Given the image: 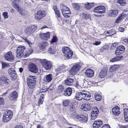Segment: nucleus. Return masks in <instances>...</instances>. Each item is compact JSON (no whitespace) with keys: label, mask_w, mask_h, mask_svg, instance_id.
Returning <instances> with one entry per match:
<instances>
[{"label":"nucleus","mask_w":128,"mask_h":128,"mask_svg":"<svg viewBox=\"0 0 128 128\" xmlns=\"http://www.w3.org/2000/svg\"><path fill=\"white\" fill-rule=\"evenodd\" d=\"M119 67L118 65H114L110 66L109 68V71L110 72H112L116 71Z\"/></svg>","instance_id":"nucleus-29"},{"label":"nucleus","mask_w":128,"mask_h":128,"mask_svg":"<svg viewBox=\"0 0 128 128\" xmlns=\"http://www.w3.org/2000/svg\"><path fill=\"white\" fill-rule=\"evenodd\" d=\"M92 112L91 113V117L92 120L95 119L97 115L99 112L98 109L96 107H94L92 108Z\"/></svg>","instance_id":"nucleus-14"},{"label":"nucleus","mask_w":128,"mask_h":128,"mask_svg":"<svg viewBox=\"0 0 128 128\" xmlns=\"http://www.w3.org/2000/svg\"><path fill=\"white\" fill-rule=\"evenodd\" d=\"M106 8L102 6L95 7L93 10L94 15L97 16H100L101 14L105 12Z\"/></svg>","instance_id":"nucleus-2"},{"label":"nucleus","mask_w":128,"mask_h":128,"mask_svg":"<svg viewBox=\"0 0 128 128\" xmlns=\"http://www.w3.org/2000/svg\"><path fill=\"white\" fill-rule=\"evenodd\" d=\"M48 50L50 53L54 54L56 53V48L54 46H51L48 48Z\"/></svg>","instance_id":"nucleus-35"},{"label":"nucleus","mask_w":128,"mask_h":128,"mask_svg":"<svg viewBox=\"0 0 128 128\" xmlns=\"http://www.w3.org/2000/svg\"><path fill=\"white\" fill-rule=\"evenodd\" d=\"M62 69L61 68V67L60 66L59 68H57L56 70L57 72H59L62 70Z\"/></svg>","instance_id":"nucleus-61"},{"label":"nucleus","mask_w":128,"mask_h":128,"mask_svg":"<svg viewBox=\"0 0 128 128\" xmlns=\"http://www.w3.org/2000/svg\"><path fill=\"white\" fill-rule=\"evenodd\" d=\"M119 110V107L116 106H115L112 109L113 114L116 115H118L120 113Z\"/></svg>","instance_id":"nucleus-25"},{"label":"nucleus","mask_w":128,"mask_h":128,"mask_svg":"<svg viewBox=\"0 0 128 128\" xmlns=\"http://www.w3.org/2000/svg\"><path fill=\"white\" fill-rule=\"evenodd\" d=\"M14 128H23V126L22 125H18L16 126Z\"/></svg>","instance_id":"nucleus-58"},{"label":"nucleus","mask_w":128,"mask_h":128,"mask_svg":"<svg viewBox=\"0 0 128 128\" xmlns=\"http://www.w3.org/2000/svg\"><path fill=\"white\" fill-rule=\"evenodd\" d=\"M102 124V122L100 120H98L94 121L93 125L94 128H98L101 126Z\"/></svg>","instance_id":"nucleus-23"},{"label":"nucleus","mask_w":128,"mask_h":128,"mask_svg":"<svg viewBox=\"0 0 128 128\" xmlns=\"http://www.w3.org/2000/svg\"><path fill=\"white\" fill-rule=\"evenodd\" d=\"M4 103V99L2 98H0V105L3 104Z\"/></svg>","instance_id":"nucleus-63"},{"label":"nucleus","mask_w":128,"mask_h":128,"mask_svg":"<svg viewBox=\"0 0 128 128\" xmlns=\"http://www.w3.org/2000/svg\"><path fill=\"white\" fill-rule=\"evenodd\" d=\"M125 48L124 46L121 45L118 46L116 48V51L115 54L116 55H118L122 53L125 50Z\"/></svg>","instance_id":"nucleus-19"},{"label":"nucleus","mask_w":128,"mask_h":128,"mask_svg":"<svg viewBox=\"0 0 128 128\" xmlns=\"http://www.w3.org/2000/svg\"><path fill=\"white\" fill-rule=\"evenodd\" d=\"M18 96L17 92L16 91L12 92L10 94L9 98L11 100H14L16 99Z\"/></svg>","instance_id":"nucleus-26"},{"label":"nucleus","mask_w":128,"mask_h":128,"mask_svg":"<svg viewBox=\"0 0 128 128\" xmlns=\"http://www.w3.org/2000/svg\"><path fill=\"white\" fill-rule=\"evenodd\" d=\"M23 39L24 40V42L27 43L30 47H32V45L33 44V43L31 42L30 41L27 40L26 39V38H23Z\"/></svg>","instance_id":"nucleus-44"},{"label":"nucleus","mask_w":128,"mask_h":128,"mask_svg":"<svg viewBox=\"0 0 128 128\" xmlns=\"http://www.w3.org/2000/svg\"><path fill=\"white\" fill-rule=\"evenodd\" d=\"M117 2L122 6H124L126 4V0H117Z\"/></svg>","instance_id":"nucleus-38"},{"label":"nucleus","mask_w":128,"mask_h":128,"mask_svg":"<svg viewBox=\"0 0 128 128\" xmlns=\"http://www.w3.org/2000/svg\"><path fill=\"white\" fill-rule=\"evenodd\" d=\"M94 6V3H87L85 4L84 6L85 8L88 10H90Z\"/></svg>","instance_id":"nucleus-32"},{"label":"nucleus","mask_w":128,"mask_h":128,"mask_svg":"<svg viewBox=\"0 0 128 128\" xmlns=\"http://www.w3.org/2000/svg\"><path fill=\"white\" fill-rule=\"evenodd\" d=\"M124 116H128V109L127 108L124 110Z\"/></svg>","instance_id":"nucleus-53"},{"label":"nucleus","mask_w":128,"mask_h":128,"mask_svg":"<svg viewBox=\"0 0 128 128\" xmlns=\"http://www.w3.org/2000/svg\"><path fill=\"white\" fill-rule=\"evenodd\" d=\"M118 126L120 128H126L127 126L120 124H119Z\"/></svg>","instance_id":"nucleus-62"},{"label":"nucleus","mask_w":128,"mask_h":128,"mask_svg":"<svg viewBox=\"0 0 128 128\" xmlns=\"http://www.w3.org/2000/svg\"><path fill=\"white\" fill-rule=\"evenodd\" d=\"M64 88V87L62 85H59L57 88L58 91L60 93L62 92Z\"/></svg>","instance_id":"nucleus-42"},{"label":"nucleus","mask_w":128,"mask_h":128,"mask_svg":"<svg viewBox=\"0 0 128 128\" xmlns=\"http://www.w3.org/2000/svg\"><path fill=\"white\" fill-rule=\"evenodd\" d=\"M106 32V34H108L107 36H111L116 34V32L114 30L111 29L108 31H107Z\"/></svg>","instance_id":"nucleus-34"},{"label":"nucleus","mask_w":128,"mask_h":128,"mask_svg":"<svg viewBox=\"0 0 128 128\" xmlns=\"http://www.w3.org/2000/svg\"><path fill=\"white\" fill-rule=\"evenodd\" d=\"M27 84L29 88L30 89H33L35 87L36 84V82H32L29 83H27Z\"/></svg>","instance_id":"nucleus-39"},{"label":"nucleus","mask_w":128,"mask_h":128,"mask_svg":"<svg viewBox=\"0 0 128 128\" xmlns=\"http://www.w3.org/2000/svg\"><path fill=\"white\" fill-rule=\"evenodd\" d=\"M56 14L57 15L58 17H59L60 16V12L59 10L57 9L54 11Z\"/></svg>","instance_id":"nucleus-55"},{"label":"nucleus","mask_w":128,"mask_h":128,"mask_svg":"<svg viewBox=\"0 0 128 128\" xmlns=\"http://www.w3.org/2000/svg\"><path fill=\"white\" fill-rule=\"evenodd\" d=\"M73 7L76 10L79 9L80 8V4L77 3H73L72 4Z\"/></svg>","instance_id":"nucleus-41"},{"label":"nucleus","mask_w":128,"mask_h":128,"mask_svg":"<svg viewBox=\"0 0 128 128\" xmlns=\"http://www.w3.org/2000/svg\"><path fill=\"white\" fill-rule=\"evenodd\" d=\"M46 14V12L44 10H39L34 15V18L39 21L44 17Z\"/></svg>","instance_id":"nucleus-6"},{"label":"nucleus","mask_w":128,"mask_h":128,"mask_svg":"<svg viewBox=\"0 0 128 128\" xmlns=\"http://www.w3.org/2000/svg\"><path fill=\"white\" fill-rule=\"evenodd\" d=\"M8 73L10 76L12 77V80H14L16 78L17 75L13 68H12L8 70Z\"/></svg>","instance_id":"nucleus-16"},{"label":"nucleus","mask_w":128,"mask_h":128,"mask_svg":"<svg viewBox=\"0 0 128 128\" xmlns=\"http://www.w3.org/2000/svg\"><path fill=\"white\" fill-rule=\"evenodd\" d=\"M0 81L2 83L5 84L7 85L8 84L9 80L5 76H2L0 77Z\"/></svg>","instance_id":"nucleus-24"},{"label":"nucleus","mask_w":128,"mask_h":128,"mask_svg":"<svg viewBox=\"0 0 128 128\" xmlns=\"http://www.w3.org/2000/svg\"><path fill=\"white\" fill-rule=\"evenodd\" d=\"M85 74L87 77L92 78L94 74V72L93 70L90 68L86 70L85 72Z\"/></svg>","instance_id":"nucleus-17"},{"label":"nucleus","mask_w":128,"mask_h":128,"mask_svg":"<svg viewBox=\"0 0 128 128\" xmlns=\"http://www.w3.org/2000/svg\"><path fill=\"white\" fill-rule=\"evenodd\" d=\"M60 8L62 11V12H64L66 10V8H68L66 6L64 5L61 4L60 6Z\"/></svg>","instance_id":"nucleus-40"},{"label":"nucleus","mask_w":128,"mask_h":128,"mask_svg":"<svg viewBox=\"0 0 128 128\" xmlns=\"http://www.w3.org/2000/svg\"><path fill=\"white\" fill-rule=\"evenodd\" d=\"M75 97L78 100H81L82 98L85 100H88L90 97V94L86 90H82L80 92L77 93Z\"/></svg>","instance_id":"nucleus-1"},{"label":"nucleus","mask_w":128,"mask_h":128,"mask_svg":"<svg viewBox=\"0 0 128 128\" xmlns=\"http://www.w3.org/2000/svg\"><path fill=\"white\" fill-rule=\"evenodd\" d=\"M48 44L46 42H44L40 43L39 45L40 48V50H44L46 46Z\"/></svg>","instance_id":"nucleus-30"},{"label":"nucleus","mask_w":128,"mask_h":128,"mask_svg":"<svg viewBox=\"0 0 128 128\" xmlns=\"http://www.w3.org/2000/svg\"><path fill=\"white\" fill-rule=\"evenodd\" d=\"M124 17L123 15L121 16V14H120L116 20L115 23L118 24L123 19Z\"/></svg>","instance_id":"nucleus-36"},{"label":"nucleus","mask_w":128,"mask_h":128,"mask_svg":"<svg viewBox=\"0 0 128 128\" xmlns=\"http://www.w3.org/2000/svg\"><path fill=\"white\" fill-rule=\"evenodd\" d=\"M106 48L105 47V46H103L101 48L100 50V52H102L104 50H106Z\"/></svg>","instance_id":"nucleus-64"},{"label":"nucleus","mask_w":128,"mask_h":128,"mask_svg":"<svg viewBox=\"0 0 128 128\" xmlns=\"http://www.w3.org/2000/svg\"><path fill=\"white\" fill-rule=\"evenodd\" d=\"M43 100H44L42 99L41 98H40L38 100V104H42Z\"/></svg>","instance_id":"nucleus-57"},{"label":"nucleus","mask_w":128,"mask_h":128,"mask_svg":"<svg viewBox=\"0 0 128 128\" xmlns=\"http://www.w3.org/2000/svg\"><path fill=\"white\" fill-rule=\"evenodd\" d=\"M118 12V10H116L111 9L108 10L107 12L108 16L111 17L116 16Z\"/></svg>","instance_id":"nucleus-15"},{"label":"nucleus","mask_w":128,"mask_h":128,"mask_svg":"<svg viewBox=\"0 0 128 128\" xmlns=\"http://www.w3.org/2000/svg\"><path fill=\"white\" fill-rule=\"evenodd\" d=\"M5 58L6 60L10 62H12L15 60L13 53L11 52H8L6 54Z\"/></svg>","instance_id":"nucleus-12"},{"label":"nucleus","mask_w":128,"mask_h":128,"mask_svg":"<svg viewBox=\"0 0 128 128\" xmlns=\"http://www.w3.org/2000/svg\"><path fill=\"white\" fill-rule=\"evenodd\" d=\"M107 71V69L106 68H103L100 73L99 77L101 78H104L106 75Z\"/></svg>","instance_id":"nucleus-20"},{"label":"nucleus","mask_w":128,"mask_h":128,"mask_svg":"<svg viewBox=\"0 0 128 128\" xmlns=\"http://www.w3.org/2000/svg\"><path fill=\"white\" fill-rule=\"evenodd\" d=\"M33 52V50L32 48H30L28 50L25 52V54L24 56V57L26 58L29 56L30 55L32 54Z\"/></svg>","instance_id":"nucleus-33"},{"label":"nucleus","mask_w":128,"mask_h":128,"mask_svg":"<svg viewBox=\"0 0 128 128\" xmlns=\"http://www.w3.org/2000/svg\"><path fill=\"white\" fill-rule=\"evenodd\" d=\"M80 68V64H76L72 67L69 71V72L71 75H74L79 71Z\"/></svg>","instance_id":"nucleus-10"},{"label":"nucleus","mask_w":128,"mask_h":128,"mask_svg":"<svg viewBox=\"0 0 128 128\" xmlns=\"http://www.w3.org/2000/svg\"><path fill=\"white\" fill-rule=\"evenodd\" d=\"M36 79L35 76H29L27 78V83L30 82H36Z\"/></svg>","instance_id":"nucleus-27"},{"label":"nucleus","mask_w":128,"mask_h":128,"mask_svg":"<svg viewBox=\"0 0 128 128\" xmlns=\"http://www.w3.org/2000/svg\"><path fill=\"white\" fill-rule=\"evenodd\" d=\"M101 128H110V126L106 124L104 125Z\"/></svg>","instance_id":"nucleus-60"},{"label":"nucleus","mask_w":128,"mask_h":128,"mask_svg":"<svg viewBox=\"0 0 128 128\" xmlns=\"http://www.w3.org/2000/svg\"><path fill=\"white\" fill-rule=\"evenodd\" d=\"M26 49V47L23 46H20L17 48L16 50V57L18 58H21L24 55V52Z\"/></svg>","instance_id":"nucleus-5"},{"label":"nucleus","mask_w":128,"mask_h":128,"mask_svg":"<svg viewBox=\"0 0 128 128\" xmlns=\"http://www.w3.org/2000/svg\"><path fill=\"white\" fill-rule=\"evenodd\" d=\"M52 79V75L51 74H49L48 75H46L43 78V81L46 82H49Z\"/></svg>","instance_id":"nucleus-21"},{"label":"nucleus","mask_w":128,"mask_h":128,"mask_svg":"<svg viewBox=\"0 0 128 128\" xmlns=\"http://www.w3.org/2000/svg\"><path fill=\"white\" fill-rule=\"evenodd\" d=\"M58 40V38L56 36H53L52 40L51 41V43H54L56 42Z\"/></svg>","instance_id":"nucleus-47"},{"label":"nucleus","mask_w":128,"mask_h":128,"mask_svg":"<svg viewBox=\"0 0 128 128\" xmlns=\"http://www.w3.org/2000/svg\"><path fill=\"white\" fill-rule=\"evenodd\" d=\"M72 90L71 88L68 87L64 91V95L66 96H69L72 94Z\"/></svg>","instance_id":"nucleus-28"},{"label":"nucleus","mask_w":128,"mask_h":128,"mask_svg":"<svg viewBox=\"0 0 128 128\" xmlns=\"http://www.w3.org/2000/svg\"><path fill=\"white\" fill-rule=\"evenodd\" d=\"M95 100L97 101H100L102 98V97L101 96L98 94H96L95 96Z\"/></svg>","instance_id":"nucleus-43"},{"label":"nucleus","mask_w":128,"mask_h":128,"mask_svg":"<svg viewBox=\"0 0 128 128\" xmlns=\"http://www.w3.org/2000/svg\"><path fill=\"white\" fill-rule=\"evenodd\" d=\"M18 3L16 2H12V4L13 6L16 9L20 14L22 16H26L27 14V12L24 10L20 7L18 6Z\"/></svg>","instance_id":"nucleus-8"},{"label":"nucleus","mask_w":128,"mask_h":128,"mask_svg":"<svg viewBox=\"0 0 128 128\" xmlns=\"http://www.w3.org/2000/svg\"><path fill=\"white\" fill-rule=\"evenodd\" d=\"M2 65L3 68L8 67L10 66L9 64H8L6 62H2Z\"/></svg>","instance_id":"nucleus-46"},{"label":"nucleus","mask_w":128,"mask_h":128,"mask_svg":"<svg viewBox=\"0 0 128 128\" xmlns=\"http://www.w3.org/2000/svg\"><path fill=\"white\" fill-rule=\"evenodd\" d=\"M101 43V42L100 41H96L94 42L93 43V44L94 45L98 46Z\"/></svg>","instance_id":"nucleus-54"},{"label":"nucleus","mask_w":128,"mask_h":128,"mask_svg":"<svg viewBox=\"0 0 128 128\" xmlns=\"http://www.w3.org/2000/svg\"><path fill=\"white\" fill-rule=\"evenodd\" d=\"M28 68L29 70L32 72L36 73L38 72V69L36 66L34 64H29Z\"/></svg>","instance_id":"nucleus-13"},{"label":"nucleus","mask_w":128,"mask_h":128,"mask_svg":"<svg viewBox=\"0 0 128 128\" xmlns=\"http://www.w3.org/2000/svg\"><path fill=\"white\" fill-rule=\"evenodd\" d=\"M93 104L92 103H88L83 104L82 106L83 109L85 111L90 110L92 108Z\"/></svg>","instance_id":"nucleus-18"},{"label":"nucleus","mask_w":128,"mask_h":128,"mask_svg":"<svg viewBox=\"0 0 128 128\" xmlns=\"http://www.w3.org/2000/svg\"><path fill=\"white\" fill-rule=\"evenodd\" d=\"M13 116L12 112L10 110H7L3 114V121L6 122L10 121L12 118Z\"/></svg>","instance_id":"nucleus-4"},{"label":"nucleus","mask_w":128,"mask_h":128,"mask_svg":"<svg viewBox=\"0 0 128 128\" xmlns=\"http://www.w3.org/2000/svg\"><path fill=\"white\" fill-rule=\"evenodd\" d=\"M40 36L42 39L47 40L50 38V34L49 32L46 33H40Z\"/></svg>","instance_id":"nucleus-22"},{"label":"nucleus","mask_w":128,"mask_h":128,"mask_svg":"<svg viewBox=\"0 0 128 128\" xmlns=\"http://www.w3.org/2000/svg\"><path fill=\"white\" fill-rule=\"evenodd\" d=\"M119 31L121 32H123L124 30V28L122 27H120L118 28Z\"/></svg>","instance_id":"nucleus-59"},{"label":"nucleus","mask_w":128,"mask_h":128,"mask_svg":"<svg viewBox=\"0 0 128 128\" xmlns=\"http://www.w3.org/2000/svg\"><path fill=\"white\" fill-rule=\"evenodd\" d=\"M62 14H64H64H70V12L69 8H66V10L64 12H62Z\"/></svg>","instance_id":"nucleus-48"},{"label":"nucleus","mask_w":128,"mask_h":128,"mask_svg":"<svg viewBox=\"0 0 128 128\" xmlns=\"http://www.w3.org/2000/svg\"><path fill=\"white\" fill-rule=\"evenodd\" d=\"M69 100H65L63 101V104L64 106H68L69 104Z\"/></svg>","instance_id":"nucleus-45"},{"label":"nucleus","mask_w":128,"mask_h":128,"mask_svg":"<svg viewBox=\"0 0 128 128\" xmlns=\"http://www.w3.org/2000/svg\"><path fill=\"white\" fill-rule=\"evenodd\" d=\"M62 52L64 55L68 59H70L73 55V52L68 47H64L62 48Z\"/></svg>","instance_id":"nucleus-3"},{"label":"nucleus","mask_w":128,"mask_h":128,"mask_svg":"<svg viewBox=\"0 0 128 128\" xmlns=\"http://www.w3.org/2000/svg\"><path fill=\"white\" fill-rule=\"evenodd\" d=\"M75 118L82 123L86 122L88 121V116L87 114H84L80 115H77Z\"/></svg>","instance_id":"nucleus-9"},{"label":"nucleus","mask_w":128,"mask_h":128,"mask_svg":"<svg viewBox=\"0 0 128 128\" xmlns=\"http://www.w3.org/2000/svg\"><path fill=\"white\" fill-rule=\"evenodd\" d=\"M123 56H119L116 57V58L117 61H118L121 60L123 58Z\"/></svg>","instance_id":"nucleus-51"},{"label":"nucleus","mask_w":128,"mask_h":128,"mask_svg":"<svg viewBox=\"0 0 128 128\" xmlns=\"http://www.w3.org/2000/svg\"><path fill=\"white\" fill-rule=\"evenodd\" d=\"M8 13L6 12H4L3 13V16L5 18H7L8 17Z\"/></svg>","instance_id":"nucleus-52"},{"label":"nucleus","mask_w":128,"mask_h":128,"mask_svg":"<svg viewBox=\"0 0 128 128\" xmlns=\"http://www.w3.org/2000/svg\"><path fill=\"white\" fill-rule=\"evenodd\" d=\"M83 18L86 20H88L89 21L91 20L90 16L88 14H84L83 15Z\"/></svg>","instance_id":"nucleus-37"},{"label":"nucleus","mask_w":128,"mask_h":128,"mask_svg":"<svg viewBox=\"0 0 128 128\" xmlns=\"http://www.w3.org/2000/svg\"><path fill=\"white\" fill-rule=\"evenodd\" d=\"M127 12V10H125L123 11V13L121 14V15L122 16L123 15L124 18L123 19L125 18L126 17H127L128 16L127 15H128V13L127 14H124V13L126 12Z\"/></svg>","instance_id":"nucleus-49"},{"label":"nucleus","mask_w":128,"mask_h":128,"mask_svg":"<svg viewBox=\"0 0 128 128\" xmlns=\"http://www.w3.org/2000/svg\"><path fill=\"white\" fill-rule=\"evenodd\" d=\"M74 80L72 78H68L65 80V83L66 85L70 86L72 84Z\"/></svg>","instance_id":"nucleus-31"},{"label":"nucleus","mask_w":128,"mask_h":128,"mask_svg":"<svg viewBox=\"0 0 128 128\" xmlns=\"http://www.w3.org/2000/svg\"><path fill=\"white\" fill-rule=\"evenodd\" d=\"M41 62L42 66L46 70H48L51 68L52 64L50 62L46 59H42Z\"/></svg>","instance_id":"nucleus-11"},{"label":"nucleus","mask_w":128,"mask_h":128,"mask_svg":"<svg viewBox=\"0 0 128 128\" xmlns=\"http://www.w3.org/2000/svg\"><path fill=\"white\" fill-rule=\"evenodd\" d=\"M117 44L118 43L117 42H115L112 44L111 46V49H112L116 48L117 45Z\"/></svg>","instance_id":"nucleus-50"},{"label":"nucleus","mask_w":128,"mask_h":128,"mask_svg":"<svg viewBox=\"0 0 128 128\" xmlns=\"http://www.w3.org/2000/svg\"><path fill=\"white\" fill-rule=\"evenodd\" d=\"M37 28L36 26L30 25L26 28L24 32L25 33L27 34H30L33 33Z\"/></svg>","instance_id":"nucleus-7"},{"label":"nucleus","mask_w":128,"mask_h":128,"mask_svg":"<svg viewBox=\"0 0 128 128\" xmlns=\"http://www.w3.org/2000/svg\"><path fill=\"white\" fill-rule=\"evenodd\" d=\"M110 61L112 62H117L116 58H113L110 60Z\"/></svg>","instance_id":"nucleus-56"}]
</instances>
